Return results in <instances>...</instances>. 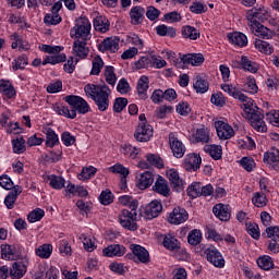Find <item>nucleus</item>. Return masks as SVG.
Listing matches in <instances>:
<instances>
[{
	"instance_id": "f257e3e1",
	"label": "nucleus",
	"mask_w": 279,
	"mask_h": 279,
	"mask_svg": "<svg viewBox=\"0 0 279 279\" xmlns=\"http://www.w3.org/2000/svg\"><path fill=\"white\" fill-rule=\"evenodd\" d=\"M242 117L247 119L251 128H253L255 132H262L263 134L267 132L265 113H263V109L258 108V106H244Z\"/></svg>"
},
{
	"instance_id": "f03ea898",
	"label": "nucleus",
	"mask_w": 279,
	"mask_h": 279,
	"mask_svg": "<svg viewBox=\"0 0 279 279\" xmlns=\"http://www.w3.org/2000/svg\"><path fill=\"white\" fill-rule=\"evenodd\" d=\"M129 208L130 210L122 209L118 218L122 228L130 230L131 232H136V230H138V225L136 223V208H138V201H131L129 203Z\"/></svg>"
},
{
	"instance_id": "7ed1b4c3",
	"label": "nucleus",
	"mask_w": 279,
	"mask_h": 279,
	"mask_svg": "<svg viewBox=\"0 0 279 279\" xmlns=\"http://www.w3.org/2000/svg\"><path fill=\"white\" fill-rule=\"evenodd\" d=\"M84 92L88 97H92L98 106H110V88H108V86L87 84L84 87Z\"/></svg>"
},
{
	"instance_id": "20e7f679",
	"label": "nucleus",
	"mask_w": 279,
	"mask_h": 279,
	"mask_svg": "<svg viewBox=\"0 0 279 279\" xmlns=\"http://www.w3.org/2000/svg\"><path fill=\"white\" fill-rule=\"evenodd\" d=\"M90 21L88 17H80L76 20L74 27L70 31L71 38H75L76 40L88 41L93 38L90 35Z\"/></svg>"
},
{
	"instance_id": "39448f33",
	"label": "nucleus",
	"mask_w": 279,
	"mask_h": 279,
	"mask_svg": "<svg viewBox=\"0 0 279 279\" xmlns=\"http://www.w3.org/2000/svg\"><path fill=\"white\" fill-rule=\"evenodd\" d=\"M39 49L45 53L51 54L45 58V60L43 61V66H45L46 64H60V62L66 61V54L60 53L62 51V48L60 46H49L43 44L41 46H39Z\"/></svg>"
},
{
	"instance_id": "423d86ee",
	"label": "nucleus",
	"mask_w": 279,
	"mask_h": 279,
	"mask_svg": "<svg viewBox=\"0 0 279 279\" xmlns=\"http://www.w3.org/2000/svg\"><path fill=\"white\" fill-rule=\"evenodd\" d=\"M54 112L66 119H75L78 114H86L90 112V106H56Z\"/></svg>"
},
{
	"instance_id": "0eeeda50",
	"label": "nucleus",
	"mask_w": 279,
	"mask_h": 279,
	"mask_svg": "<svg viewBox=\"0 0 279 279\" xmlns=\"http://www.w3.org/2000/svg\"><path fill=\"white\" fill-rule=\"evenodd\" d=\"M220 87L223 93H228V95H230L234 99H239V101H242L243 106H254V100L245 96V94L241 93L239 89H236V87L230 84H222L220 85Z\"/></svg>"
},
{
	"instance_id": "6e6552de",
	"label": "nucleus",
	"mask_w": 279,
	"mask_h": 279,
	"mask_svg": "<svg viewBox=\"0 0 279 279\" xmlns=\"http://www.w3.org/2000/svg\"><path fill=\"white\" fill-rule=\"evenodd\" d=\"M269 12L265 8H253L246 12L247 25L260 23L258 21H267Z\"/></svg>"
},
{
	"instance_id": "1a4fd4ad",
	"label": "nucleus",
	"mask_w": 279,
	"mask_h": 279,
	"mask_svg": "<svg viewBox=\"0 0 279 279\" xmlns=\"http://www.w3.org/2000/svg\"><path fill=\"white\" fill-rule=\"evenodd\" d=\"M151 136H154V128H151V124L138 123L134 133V138L138 143H147L148 141H151Z\"/></svg>"
},
{
	"instance_id": "9d476101",
	"label": "nucleus",
	"mask_w": 279,
	"mask_h": 279,
	"mask_svg": "<svg viewBox=\"0 0 279 279\" xmlns=\"http://www.w3.org/2000/svg\"><path fill=\"white\" fill-rule=\"evenodd\" d=\"M169 145L174 158H182L186 154V146L175 136V133L169 134Z\"/></svg>"
},
{
	"instance_id": "9b49d317",
	"label": "nucleus",
	"mask_w": 279,
	"mask_h": 279,
	"mask_svg": "<svg viewBox=\"0 0 279 279\" xmlns=\"http://www.w3.org/2000/svg\"><path fill=\"white\" fill-rule=\"evenodd\" d=\"M252 34L257 36L258 38H264L265 40H269L276 36V32L269 29L267 26L257 23V24H248Z\"/></svg>"
},
{
	"instance_id": "f8f14e48",
	"label": "nucleus",
	"mask_w": 279,
	"mask_h": 279,
	"mask_svg": "<svg viewBox=\"0 0 279 279\" xmlns=\"http://www.w3.org/2000/svg\"><path fill=\"white\" fill-rule=\"evenodd\" d=\"M119 43L120 39L118 37H108L98 45V51L101 53H106V51L117 53L119 51Z\"/></svg>"
},
{
	"instance_id": "ddd939ff",
	"label": "nucleus",
	"mask_w": 279,
	"mask_h": 279,
	"mask_svg": "<svg viewBox=\"0 0 279 279\" xmlns=\"http://www.w3.org/2000/svg\"><path fill=\"white\" fill-rule=\"evenodd\" d=\"M206 259L208 263L214 265V267H218L219 269L226 267V259H223V256L221 253L215 248H207L205 251Z\"/></svg>"
},
{
	"instance_id": "4468645a",
	"label": "nucleus",
	"mask_w": 279,
	"mask_h": 279,
	"mask_svg": "<svg viewBox=\"0 0 279 279\" xmlns=\"http://www.w3.org/2000/svg\"><path fill=\"white\" fill-rule=\"evenodd\" d=\"M189 219V213L182 207H174L172 213H170L168 221L174 226H180Z\"/></svg>"
},
{
	"instance_id": "2eb2a0df",
	"label": "nucleus",
	"mask_w": 279,
	"mask_h": 279,
	"mask_svg": "<svg viewBox=\"0 0 279 279\" xmlns=\"http://www.w3.org/2000/svg\"><path fill=\"white\" fill-rule=\"evenodd\" d=\"M160 213H162V203L155 199L145 207L144 217L148 220L156 219V217L160 216Z\"/></svg>"
},
{
	"instance_id": "dca6fc26",
	"label": "nucleus",
	"mask_w": 279,
	"mask_h": 279,
	"mask_svg": "<svg viewBox=\"0 0 279 279\" xmlns=\"http://www.w3.org/2000/svg\"><path fill=\"white\" fill-rule=\"evenodd\" d=\"M215 128H216L218 137L221 141H228V138H232V136H234V129H232L230 124L223 121L216 122Z\"/></svg>"
},
{
	"instance_id": "f3484780",
	"label": "nucleus",
	"mask_w": 279,
	"mask_h": 279,
	"mask_svg": "<svg viewBox=\"0 0 279 279\" xmlns=\"http://www.w3.org/2000/svg\"><path fill=\"white\" fill-rule=\"evenodd\" d=\"M27 274V264L24 262H15L9 268V276L11 279H21Z\"/></svg>"
},
{
	"instance_id": "a211bd4d",
	"label": "nucleus",
	"mask_w": 279,
	"mask_h": 279,
	"mask_svg": "<svg viewBox=\"0 0 279 279\" xmlns=\"http://www.w3.org/2000/svg\"><path fill=\"white\" fill-rule=\"evenodd\" d=\"M86 43L82 39H76L73 43V49H72V53L73 56H75L76 58H80V60H84L85 58H88V47H86Z\"/></svg>"
},
{
	"instance_id": "6ab92c4d",
	"label": "nucleus",
	"mask_w": 279,
	"mask_h": 279,
	"mask_svg": "<svg viewBox=\"0 0 279 279\" xmlns=\"http://www.w3.org/2000/svg\"><path fill=\"white\" fill-rule=\"evenodd\" d=\"M154 184V173L150 171H145L136 177V186L141 191H145V189H149Z\"/></svg>"
},
{
	"instance_id": "aec40b11",
	"label": "nucleus",
	"mask_w": 279,
	"mask_h": 279,
	"mask_svg": "<svg viewBox=\"0 0 279 279\" xmlns=\"http://www.w3.org/2000/svg\"><path fill=\"white\" fill-rule=\"evenodd\" d=\"M153 191L162 195L163 197H169L171 195V189H169V182L162 177H158L155 184L153 185Z\"/></svg>"
},
{
	"instance_id": "412c9836",
	"label": "nucleus",
	"mask_w": 279,
	"mask_h": 279,
	"mask_svg": "<svg viewBox=\"0 0 279 279\" xmlns=\"http://www.w3.org/2000/svg\"><path fill=\"white\" fill-rule=\"evenodd\" d=\"M0 93L4 99H14L16 97V89L10 81L0 80Z\"/></svg>"
},
{
	"instance_id": "4be33fe9",
	"label": "nucleus",
	"mask_w": 279,
	"mask_h": 279,
	"mask_svg": "<svg viewBox=\"0 0 279 279\" xmlns=\"http://www.w3.org/2000/svg\"><path fill=\"white\" fill-rule=\"evenodd\" d=\"M129 14L132 25H141L145 19V8L141 5L133 7Z\"/></svg>"
},
{
	"instance_id": "5701e85b",
	"label": "nucleus",
	"mask_w": 279,
	"mask_h": 279,
	"mask_svg": "<svg viewBox=\"0 0 279 279\" xmlns=\"http://www.w3.org/2000/svg\"><path fill=\"white\" fill-rule=\"evenodd\" d=\"M214 215L220 219V221H230V206L223 204H217L213 208Z\"/></svg>"
},
{
	"instance_id": "b1692460",
	"label": "nucleus",
	"mask_w": 279,
	"mask_h": 279,
	"mask_svg": "<svg viewBox=\"0 0 279 279\" xmlns=\"http://www.w3.org/2000/svg\"><path fill=\"white\" fill-rule=\"evenodd\" d=\"M130 247L134 256H136V258L140 260V263L147 264L149 262V252L145 247L138 244H131Z\"/></svg>"
},
{
	"instance_id": "393cba45",
	"label": "nucleus",
	"mask_w": 279,
	"mask_h": 279,
	"mask_svg": "<svg viewBox=\"0 0 279 279\" xmlns=\"http://www.w3.org/2000/svg\"><path fill=\"white\" fill-rule=\"evenodd\" d=\"M202 167V157H199L197 154H190L186 162L184 163V169L186 171H197Z\"/></svg>"
},
{
	"instance_id": "a878e982",
	"label": "nucleus",
	"mask_w": 279,
	"mask_h": 279,
	"mask_svg": "<svg viewBox=\"0 0 279 279\" xmlns=\"http://www.w3.org/2000/svg\"><path fill=\"white\" fill-rule=\"evenodd\" d=\"M43 132L46 134V147L53 148L56 145H60V138L53 129L45 128Z\"/></svg>"
},
{
	"instance_id": "bb28decb",
	"label": "nucleus",
	"mask_w": 279,
	"mask_h": 279,
	"mask_svg": "<svg viewBox=\"0 0 279 279\" xmlns=\"http://www.w3.org/2000/svg\"><path fill=\"white\" fill-rule=\"evenodd\" d=\"M169 181L171 183V185L173 186V189L178 192L183 191L184 189V181H182V179H180V174L178 173V171L175 170H170L167 173Z\"/></svg>"
},
{
	"instance_id": "cd10ccee",
	"label": "nucleus",
	"mask_w": 279,
	"mask_h": 279,
	"mask_svg": "<svg viewBox=\"0 0 279 279\" xmlns=\"http://www.w3.org/2000/svg\"><path fill=\"white\" fill-rule=\"evenodd\" d=\"M137 95L140 99H147V90L149 88V78L147 76H141L137 82Z\"/></svg>"
},
{
	"instance_id": "c85d7f7f",
	"label": "nucleus",
	"mask_w": 279,
	"mask_h": 279,
	"mask_svg": "<svg viewBox=\"0 0 279 279\" xmlns=\"http://www.w3.org/2000/svg\"><path fill=\"white\" fill-rule=\"evenodd\" d=\"M229 41L231 45L236 47H247V36L243 33H232L228 35Z\"/></svg>"
},
{
	"instance_id": "c756f323",
	"label": "nucleus",
	"mask_w": 279,
	"mask_h": 279,
	"mask_svg": "<svg viewBox=\"0 0 279 279\" xmlns=\"http://www.w3.org/2000/svg\"><path fill=\"white\" fill-rule=\"evenodd\" d=\"M181 62L183 64H192V66H199V64H204V56L202 53L185 54L181 58Z\"/></svg>"
},
{
	"instance_id": "7c9ffc66",
	"label": "nucleus",
	"mask_w": 279,
	"mask_h": 279,
	"mask_svg": "<svg viewBox=\"0 0 279 279\" xmlns=\"http://www.w3.org/2000/svg\"><path fill=\"white\" fill-rule=\"evenodd\" d=\"M204 151L206 154H209L214 160H221V156L223 155V149L221 148V145H205Z\"/></svg>"
},
{
	"instance_id": "2f4dec72",
	"label": "nucleus",
	"mask_w": 279,
	"mask_h": 279,
	"mask_svg": "<svg viewBox=\"0 0 279 279\" xmlns=\"http://www.w3.org/2000/svg\"><path fill=\"white\" fill-rule=\"evenodd\" d=\"M104 255L108 257L112 256H123L125 254V248L119 244H112L104 248Z\"/></svg>"
},
{
	"instance_id": "473e14b6",
	"label": "nucleus",
	"mask_w": 279,
	"mask_h": 279,
	"mask_svg": "<svg viewBox=\"0 0 279 279\" xmlns=\"http://www.w3.org/2000/svg\"><path fill=\"white\" fill-rule=\"evenodd\" d=\"M194 138L196 143H203V144L210 143V131H208V128H201L196 130Z\"/></svg>"
},
{
	"instance_id": "72a5a7b5",
	"label": "nucleus",
	"mask_w": 279,
	"mask_h": 279,
	"mask_svg": "<svg viewBox=\"0 0 279 279\" xmlns=\"http://www.w3.org/2000/svg\"><path fill=\"white\" fill-rule=\"evenodd\" d=\"M94 27L96 32L106 34V32L110 29V23L108 22V19L99 16L94 20Z\"/></svg>"
},
{
	"instance_id": "f704fd0d",
	"label": "nucleus",
	"mask_w": 279,
	"mask_h": 279,
	"mask_svg": "<svg viewBox=\"0 0 279 279\" xmlns=\"http://www.w3.org/2000/svg\"><path fill=\"white\" fill-rule=\"evenodd\" d=\"M105 64L104 59H101L99 56H95L92 59V70L89 75H100L101 69H104Z\"/></svg>"
},
{
	"instance_id": "c9c22d12",
	"label": "nucleus",
	"mask_w": 279,
	"mask_h": 279,
	"mask_svg": "<svg viewBox=\"0 0 279 279\" xmlns=\"http://www.w3.org/2000/svg\"><path fill=\"white\" fill-rule=\"evenodd\" d=\"M104 77L109 86L117 84V73H114V66L107 65L104 70Z\"/></svg>"
},
{
	"instance_id": "e433bc0d",
	"label": "nucleus",
	"mask_w": 279,
	"mask_h": 279,
	"mask_svg": "<svg viewBox=\"0 0 279 279\" xmlns=\"http://www.w3.org/2000/svg\"><path fill=\"white\" fill-rule=\"evenodd\" d=\"M264 162L268 165H278L279 162V150L276 148H271L267 153L264 154Z\"/></svg>"
},
{
	"instance_id": "4c0bfd02",
	"label": "nucleus",
	"mask_w": 279,
	"mask_h": 279,
	"mask_svg": "<svg viewBox=\"0 0 279 279\" xmlns=\"http://www.w3.org/2000/svg\"><path fill=\"white\" fill-rule=\"evenodd\" d=\"M163 246L166 250H170V252H175V250H180V241H178L175 236L166 235L163 239Z\"/></svg>"
},
{
	"instance_id": "58836bf2",
	"label": "nucleus",
	"mask_w": 279,
	"mask_h": 279,
	"mask_svg": "<svg viewBox=\"0 0 279 279\" xmlns=\"http://www.w3.org/2000/svg\"><path fill=\"white\" fill-rule=\"evenodd\" d=\"M255 48L262 53H266V56H271V53H274V46L260 39L255 40Z\"/></svg>"
},
{
	"instance_id": "ea45409f",
	"label": "nucleus",
	"mask_w": 279,
	"mask_h": 279,
	"mask_svg": "<svg viewBox=\"0 0 279 279\" xmlns=\"http://www.w3.org/2000/svg\"><path fill=\"white\" fill-rule=\"evenodd\" d=\"M241 64L244 71H248V73H257L258 72V65L256 62L250 60V58L243 56L241 58Z\"/></svg>"
},
{
	"instance_id": "a19ab883",
	"label": "nucleus",
	"mask_w": 279,
	"mask_h": 279,
	"mask_svg": "<svg viewBox=\"0 0 279 279\" xmlns=\"http://www.w3.org/2000/svg\"><path fill=\"white\" fill-rule=\"evenodd\" d=\"M28 64L27 56L21 54L16 59L12 61V69L13 71H23L25 66Z\"/></svg>"
},
{
	"instance_id": "79ce46f5",
	"label": "nucleus",
	"mask_w": 279,
	"mask_h": 279,
	"mask_svg": "<svg viewBox=\"0 0 279 279\" xmlns=\"http://www.w3.org/2000/svg\"><path fill=\"white\" fill-rule=\"evenodd\" d=\"M208 81L197 76L195 78L194 82V89L196 90V93H201L202 95H204V93H208Z\"/></svg>"
},
{
	"instance_id": "37998d69",
	"label": "nucleus",
	"mask_w": 279,
	"mask_h": 279,
	"mask_svg": "<svg viewBox=\"0 0 279 279\" xmlns=\"http://www.w3.org/2000/svg\"><path fill=\"white\" fill-rule=\"evenodd\" d=\"M182 36L190 38V40H197L199 38V31L193 26H184L182 28Z\"/></svg>"
},
{
	"instance_id": "c03bdc74",
	"label": "nucleus",
	"mask_w": 279,
	"mask_h": 279,
	"mask_svg": "<svg viewBox=\"0 0 279 279\" xmlns=\"http://www.w3.org/2000/svg\"><path fill=\"white\" fill-rule=\"evenodd\" d=\"M156 33L158 36H169L170 38H175V28L167 26L165 24L156 27Z\"/></svg>"
},
{
	"instance_id": "a18cd8bd",
	"label": "nucleus",
	"mask_w": 279,
	"mask_h": 279,
	"mask_svg": "<svg viewBox=\"0 0 279 279\" xmlns=\"http://www.w3.org/2000/svg\"><path fill=\"white\" fill-rule=\"evenodd\" d=\"M53 252V246L51 244H43L36 250V255L39 258H49Z\"/></svg>"
},
{
	"instance_id": "49530a36",
	"label": "nucleus",
	"mask_w": 279,
	"mask_h": 279,
	"mask_svg": "<svg viewBox=\"0 0 279 279\" xmlns=\"http://www.w3.org/2000/svg\"><path fill=\"white\" fill-rule=\"evenodd\" d=\"M252 203L257 208H265L267 206V196L264 193L256 192L252 198Z\"/></svg>"
},
{
	"instance_id": "de8ad7c7",
	"label": "nucleus",
	"mask_w": 279,
	"mask_h": 279,
	"mask_svg": "<svg viewBox=\"0 0 279 279\" xmlns=\"http://www.w3.org/2000/svg\"><path fill=\"white\" fill-rule=\"evenodd\" d=\"M187 195H189V197H192V199H195V197L202 196V183L193 182L187 187Z\"/></svg>"
},
{
	"instance_id": "09e8293b",
	"label": "nucleus",
	"mask_w": 279,
	"mask_h": 279,
	"mask_svg": "<svg viewBox=\"0 0 279 279\" xmlns=\"http://www.w3.org/2000/svg\"><path fill=\"white\" fill-rule=\"evenodd\" d=\"M63 99L69 104V106H88V102H86L81 96L70 95L65 96Z\"/></svg>"
},
{
	"instance_id": "8fccbe9b",
	"label": "nucleus",
	"mask_w": 279,
	"mask_h": 279,
	"mask_svg": "<svg viewBox=\"0 0 279 279\" xmlns=\"http://www.w3.org/2000/svg\"><path fill=\"white\" fill-rule=\"evenodd\" d=\"M187 243L190 245H199L202 243V231L194 229L187 235Z\"/></svg>"
},
{
	"instance_id": "3c124183",
	"label": "nucleus",
	"mask_w": 279,
	"mask_h": 279,
	"mask_svg": "<svg viewBox=\"0 0 279 279\" xmlns=\"http://www.w3.org/2000/svg\"><path fill=\"white\" fill-rule=\"evenodd\" d=\"M99 202L104 206H110V204H112V202H114V195L112 194V192L110 190H105L99 195Z\"/></svg>"
},
{
	"instance_id": "603ef678",
	"label": "nucleus",
	"mask_w": 279,
	"mask_h": 279,
	"mask_svg": "<svg viewBox=\"0 0 279 279\" xmlns=\"http://www.w3.org/2000/svg\"><path fill=\"white\" fill-rule=\"evenodd\" d=\"M146 160L148 165H151L153 167H157V169H162L165 167V163L162 162V158L158 155L148 154L146 155Z\"/></svg>"
},
{
	"instance_id": "864d4df0",
	"label": "nucleus",
	"mask_w": 279,
	"mask_h": 279,
	"mask_svg": "<svg viewBox=\"0 0 279 279\" xmlns=\"http://www.w3.org/2000/svg\"><path fill=\"white\" fill-rule=\"evenodd\" d=\"M245 90L251 95H256V93H258V85H256V78H254L253 76L246 77Z\"/></svg>"
},
{
	"instance_id": "5fc2aeb1",
	"label": "nucleus",
	"mask_w": 279,
	"mask_h": 279,
	"mask_svg": "<svg viewBox=\"0 0 279 279\" xmlns=\"http://www.w3.org/2000/svg\"><path fill=\"white\" fill-rule=\"evenodd\" d=\"M44 23L46 25H59L62 23V17L58 13H48L44 17Z\"/></svg>"
},
{
	"instance_id": "6e6d98bb",
	"label": "nucleus",
	"mask_w": 279,
	"mask_h": 279,
	"mask_svg": "<svg viewBox=\"0 0 279 279\" xmlns=\"http://www.w3.org/2000/svg\"><path fill=\"white\" fill-rule=\"evenodd\" d=\"M161 53H162L163 58H167V60H170L171 64H173L178 69H180V66H182V59H178L175 57V52H173L171 50H166V51H162Z\"/></svg>"
},
{
	"instance_id": "4d7b16f0",
	"label": "nucleus",
	"mask_w": 279,
	"mask_h": 279,
	"mask_svg": "<svg viewBox=\"0 0 279 279\" xmlns=\"http://www.w3.org/2000/svg\"><path fill=\"white\" fill-rule=\"evenodd\" d=\"M257 265L260 269L269 271V269L274 267V260H271V257L269 256H264L257 259Z\"/></svg>"
},
{
	"instance_id": "13d9d810",
	"label": "nucleus",
	"mask_w": 279,
	"mask_h": 279,
	"mask_svg": "<svg viewBox=\"0 0 279 279\" xmlns=\"http://www.w3.org/2000/svg\"><path fill=\"white\" fill-rule=\"evenodd\" d=\"M80 241H82L83 245H84V250H86V252H95V248L97 246H95V242H93V240L90 238H87L86 234L82 233L78 236Z\"/></svg>"
},
{
	"instance_id": "bf43d9fd",
	"label": "nucleus",
	"mask_w": 279,
	"mask_h": 279,
	"mask_svg": "<svg viewBox=\"0 0 279 279\" xmlns=\"http://www.w3.org/2000/svg\"><path fill=\"white\" fill-rule=\"evenodd\" d=\"M1 254L4 260H12V258H14V248L10 244H2Z\"/></svg>"
},
{
	"instance_id": "052dcab7",
	"label": "nucleus",
	"mask_w": 279,
	"mask_h": 279,
	"mask_svg": "<svg viewBox=\"0 0 279 279\" xmlns=\"http://www.w3.org/2000/svg\"><path fill=\"white\" fill-rule=\"evenodd\" d=\"M45 217V210L37 208L28 214L29 223H36V221H40Z\"/></svg>"
},
{
	"instance_id": "680f3d73",
	"label": "nucleus",
	"mask_w": 279,
	"mask_h": 279,
	"mask_svg": "<svg viewBox=\"0 0 279 279\" xmlns=\"http://www.w3.org/2000/svg\"><path fill=\"white\" fill-rule=\"evenodd\" d=\"M266 121L274 125L275 128H279V110H272L266 113Z\"/></svg>"
},
{
	"instance_id": "e2e57ef3",
	"label": "nucleus",
	"mask_w": 279,
	"mask_h": 279,
	"mask_svg": "<svg viewBox=\"0 0 279 279\" xmlns=\"http://www.w3.org/2000/svg\"><path fill=\"white\" fill-rule=\"evenodd\" d=\"M14 154H23L25 151V140L23 137L12 141Z\"/></svg>"
},
{
	"instance_id": "0e129e2a",
	"label": "nucleus",
	"mask_w": 279,
	"mask_h": 279,
	"mask_svg": "<svg viewBox=\"0 0 279 279\" xmlns=\"http://www.w3.org/2000/svg\"><path fill=\"white\" fill-rule=\"evenodd\" d=\"M96 173H97V168L95 167L83 168L80 174V180H90L93 175H95Z\"/></svg>"
},
{
	"instance_id": "69168bd1",
	"label": "nucleus",
	"mask_w": 279,
	"mask_h": 279,
	"mask_svg": "<svg viewBox=\"0 0 279 279\" xmlns=\"http://www.w3.org/2000/svg\"><path fill=\"white\" fill-rule=\"evenodd\" d=\"M64 178L62 177H58V175H52L50 178V186H52V189H64Z\"/></svg>"
},
{
	"instance_id": "338daca9",
	"label": "nucleus",
	"mask_w": 279,
	"mask_h": 279,
	"mask_svg": "<svg viewBox=\"0 0 279 279\" xmlns=\"http://www.w3.org/2000/svg\"><path fill=\"white\" fill-rule=\"evenodd\" d=\"M145 14L148 21H157V19L160 16V10L156 9V7L150 5V7H147Z\"/></svg>"
},
{
	"instance_id": "774afa93",
	"label": "nucleus",
	"mask_w": 279,
	"mask_h": 279,
	"mask_svg": "<svg viewBox=\"0 0 279 279\" xmlns=\"http://www.w3.org/2000/svg\"><path fill=\"white\" fill-rule=\"evenodd\" d=\"M266 234L268 239L279 242V227H268L266 228Z\"/></svg>"
}]
</instances>
